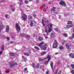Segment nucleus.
<instances>
[{
    "instance_id": "49",
    "label": "nucleus",
    "mask_w": 74,
    "mask_h": 74,
    "mask_svg": "<svg viewBox=\"0 0 74 74\" xmlns=\"http://www.w3.org/2000/svg\"><path fill=\"white\" fill-rule=\"evenodd\" d=\"M58 69H57L56 70V71L55 73H57L58 74Z\"/></svg>"
},
{
    "instance_id": "25",
    "label": "nucleus",
    "mask_w": 74,
    "mask_h": 74,
    "mask_svg": "<svg viewBox=\"0 0 74 74\" xmlns=\"http://www.w3.org/2000/svg\"><path fill=\"white\" fill-rule=\"evenodd\" d=\"M1 49L2 51H3L4 49V46L3 45H2L1 47Z\"/></svg>"
},
{
    "instance_id": "38",
    "label": "nucleus",
    "mask_w": 74,
    "mask_h": 74,
    "mask_svg": "<svg viewBox=\"0 0 74 74\" xmlns=\"http://www.w3.org/2000/svg\"><path fill=\"white\" fill-rule=\"evenodd\" d=\"M66 42V40H64L62 42V44L63 45H64V44Z\"/></svg>"
},
{
    "instance_id": "43",
    "label": "nucleus",
    "mask_w": 74,
    "mask_h": 74,
    "mask_svg": "<svg viewBox=\"0 0 74 74\" xmlns=\"http://www.w3.org/2000/svg\"><path fill=\"white\" fill-rule=\"evenodd\" d=\"M10 73V71H8V70L6 71H5V73Z\"/></svg>"
},
{
    "instance_id": "52",
    "label": "nucleus",
    "mask_w": 74,
    "mask_h": 74,
    "mask_svg": "<svg viewBox=\"0 0 74 74\" xmlns=\"http://www.w3.org/2000/svg\"><path fill=\"white\" fill-rule=\"evenodd\" d=\"M2 53H3V51H2L0 52V56L2 54Z\"/></svg>"
},
{
    "instance_id": "24",
    "label": "nucleus",
    "mask_w": 74,
    "mask_h": 74,
    "mask_svg": "<svg viewBox=\"0 0 74 74\" xmlns=\"http://www.w3.org/2000/svg\"><path fill=\"white\" fill-rule=\"evenodd\" d=\"M51 37L52 38H53L55 37V34L53 33H51Z\"/></svg>"
},
{
    "instance_id": "59",
    "label": "nucleus",
    "mask_w": 74,
    "mask_h": 74,
    "mask_svg": "<svg viewBox=\"0 0 74 74\" xmlns=\"http://www.w3.org/2000/svg\"><path fill=\"white\" fill-rule=\"evenodd\" d=\"M45 38H48V37L47 36H45Z\"/></svg>"
},
{
    "instance_id": "42",
    "label": "nucleus",
    "mask_w": 74,
    "mask_h": 74,
    "mask_svg": "<svg viewBox=\"0 0 74 74\" xmlns=\"http://www.w3.org/2000/svg\"><path fill=\"white\" fill-rule=\"evenodd\" d=\"M54 30L56 32H58V29L57 28H54Z\"/></svg>"
},
{
    "instance_id": "63",
    "label": "nucleus",
    "mask_w": 74,
    "mask_h": 74,
    "mask_svg": "<svg viewBox=\"0 0 74 74\" xmlns=\"http://www.w3.org/2000/svg\"><path fill=\"white\" fill-rule=\"evenodd\" d=\"M43 35H44V36H45V37L46 36V34H43Z\"/></svg>"
},
{
    "instance_id": "7",
    "label": "nucleus",
    "mask_w": 74,
    "mask_h": 74,
    "mask_svg": "<svg viewBox=\"0 0 74 74\" xmlns=\"http://www.w3.org/2000/svg\"><path fill=\"white\" fill-rule=\"evenodd\" d=\"M47 56H49V57L48 58V59L47 61L45 63V65H47L48 64L49 62V61H50L51 59V57H50V55H47Z\"/></svg>"
},
{
    "instance_id": "33",
    "label": "nucleus",
    "mask_w": 74,
    "mask_h": 74,
    "mask_svg": "<svg viewBox=\"0 0 74 74\" xmlns=\"http://www.w3.org/2000/svg\"><path fill=\"white\" fill-rule=\"evenodd\" d=\"M19 1L20 4L21 5H22V4H23V1H22V0H19Z\"/></svg>"
},
{
    "instance_id": "39",
    "label": "nucleus",
    "mask_w": 74,
    "mask_h": 74,
    "mask_svg": "<svg viewBox=\"0 0 74 74\" xmlns=\"http://www.w3.org/2000/svg\"><path fill=\"white\" fill-rule=\"evenodd\" d=\"M47 47H44L43 48H42V49L44 50V51H45L46 49H47Z\"/></svg>"
},
{
    "instance_id": "56",
    "label": "nucleus",
    "mask_w": 74,
    "mask_h": 74,
    "mask_svg": "<svg viewBox=\"0 0 74 74\" xmlns=\"http://www.w3.org/2000/svg\"><path fill=\"white\" fill-rule=\"evenodd\" d=\"M27 38H29L30 37V36H29V35H27Z\"/></svg>"
},
{
    "instance_id": "12",
    "label": "nucleus",
    "mask_w": 74,
    "mask_h": 74,
    "mask_svg": "<svg viewBox=\"0 0 74 74\" xmlns=\"http://www.w3.org/2000/svg\"><path fill=\"white\" fill-rule=\"evenodd\" d=\"M50 65L52 69V70L53 71H54V69H53V62L52 61H51Z\"/></svg>"
},
{
    "instance_id": "11",
    "label": "nucleus",
    "mask_w": 74,
    "mask_h": 74,
    "mask_svg": "<svg viewBox=\"0 0 74 74\" xmlns=\"http://www.w3.org/2000/svg\"><path fill=\"white\" fill-rule=\"evenodd\" d=\"M4 27L3 25V24L1 21L0 22V33L1 32V31L3 29Z\"/></svg>"
},
{
    "instance_id": "62",
    "label": "nucleus",
    "mask_w": 74,
    "mask_h": 74,
    "mask_svg": "<svg viewBox=\"0 0 74 74\" xmlns=\"http://www.w3.org/2000/svg\"><path fill=\"white\" fill-rule=\"evenodd\" d=\"M45 46H47V44H45Z\"/></svg>"
},
{
    "instance_id": "53",
    "label": "nucleus",
    "mask_w": 74,
    "mask_h": 74,
    "mask_svg": "<svg viewBox=\"0 0 74 74\" xmlns=\"http://www.w3.org/2000/svg\"><path fill=\"white\" fill-rule=\"evenodd\" d=\"M10 7H11V8H12V7H13V5H10Z\"/></svg>"
},
{
    "instance_id": "41",
    "label": "nucleus",
    "mask_w": 74,
    "mask_h": 74,
    "mask_svg": "<svg viewBox=\"0 0 74 74\" xmlns=\"http://www.w3.org/2000/svg\"><path fill=\"white\" fill-rule=\"evenodd\" d=\"M71 73H72L73 74H74V70L73 69L71 71Z\"/></svg>"
},
{
    "instance_id": "27",
    "label": "nucleus",
    "mask_w": 74,
    "mask_h": 74,
    "mask_svg": "<svg viewBox=\"0 0 74 74\" xmlns=\"http://www.w3.org/2000/svg\"><path fill=\"white\" fill-rule=\"evenodd\" d=\"M22 59L24 60L25 62H26L27 60V58H25L24 56H22Z\"/></svg>"
},
{
    "instance_id": "40",
    "label": "nucleus",
    "mask_w": 74,
    "mask_h": 74,
    "mask_svg": "<svg viewBox=\"0 0 74 74\" xmlns=\"http://www.w3.org/2000/svg\"><path fill=\"white\" fill-rule=\"evenodd\" d=\"M8 15L6 14L5 15V18H8Z\"/></svg>"
},
{
    "instance_id": "26",
    "label": "nucleus",
    "mask_w": 74,
    "mask_h": 74,
    "mask_svg": "<svg viewBox=\"0 0 74 74\" xmlns=\"http://www.w3.org/2000/svg\"><path fill=\"white\" fill-rule=\"evenodd\" d=\"M32 66L34 69H35V68H36V64H35V63H32Z\"/></svg>"
},
{
    "instance_id": "45",
    "label": "nucleus",
    "mask_w": 74,
    "mask_h": 74,
    "mask_svg": "<svg viewBox=\"0 0 74 74\" xmlns=\"http://www.w3.org/2000/svg\"><path fill=\"white\" fill-rule=\"evenodd\" d=\"M27 70V68H25L24 69V71H26V70Z\"/></svg>"
},
{
    "instance_id": "37",
    "label": "nucleus",
    "mask_w": 74,
    "mask_h": 74,
    "mask_svg": "<svg viewBox=\"0 0 74 74\" xmlns=\"http://www.w3.org/2000/svg\"><path fill=\"white\" fill-rule=\"evenodd\" d=\"M71 66L73 69H74V64H71Z\"/></svg>"
},
{
    "instance_id": "54",
    "label": "nucleus",
    "mask_w": 74,
    "mask_h": 74,
    "mask_svg": "<svg viewBox=\"0 0 74 74\" xmlns=\"http://www.w3.org/2000/svg\"><path fill=\"white\" fill-rule=\"evenodd\" d=\"M46 74H49V72L48 71H47L46 72Z\"/></svg>"
},
{
    "instance_id": "51",
    "label": "nucleus",
    "mask_w": 74,
    "mask_h": 74,
    "mask_svg": "<svg viewBox=\"0 0 74 74\" xmlns=\"http://www.w3.org/2000/svg\"><path fill=\"white\" fill-rule=\"evenodd\" d=\"M6 38L8 40H10V37H7Z\"/></svg>"
},
{
    "instance_id": "30",
    "label": "nucleus",
    "mask_w": 74,
    "mask_h": 74,
    "mask_svg": "<svg viewBox=\"0 0 74 74\" xmlns=\"http://www.w3.org/2000/svg\"><path fill=\"white\" fill-rule=\"evenodd\" d=\"M34 48H35V49H36V50H40V48L37 46H35L34 47Z\"/></svg>"
},
{
    "instance_id": "28",
    "label": "nucleus",
    "mask_w": 74,
    "mask_h": 74,
    "mask_svg": "<svg viewBox=\"0 0 74 74\" xmlns=\"http://www.w3.org/2000/svg\"><path fill=\"white\" fill-rule=\"evenodd\" d=\"M24 55H26L27 56H28L30 55V54L27 53H24Z\"/></svg>"
},
{
    "instance_id": "50",
    "label": "nucleus",
    "mask_w": 74,
    "mask_h": 74,
    "mask_svg": "<svg viewBox=\"0 0 74 74\" xmlns=\"http://www.w3.org/2000/svg\"><path fill=\"white\" fill-rule=\"evenodd\" d=\"M43 11L44 12H45V11H46V9L44 8L43 10Z\"/></svg>"
},
{
    "instance_id": "3",
    "label": "nucleus",
    "mask_w": 74,
    "mask_h": 74,
    "mask_svg": "<svg viewBox=\"0 0 74 74\" xmlns=\"http://www.w3.org/2000/svg\"><path fill=\"white\" fill-rule=\"evenodd\" d=\"M36 25V22L34 21H31V22L30 23V26L31 27H33V26H35Z\"/></svg>"
},
{
    "instance_id": "44",
    "label": "nucleus",
    "mask_w": 74,
    "mask_h": 74,
    "mask_svg": "<svg viewBox=\"0 0 74 74\" xmlns=\"http://www.w3.org/2000/svg\"><path fill=\"white\" fill-rule=\"evenodd\" d=\"M45 32L46 33H48V30H47V27H46Z\"/></svg>"
},
{
    "instance_id": "32",
    "label": "nucleus",
    "mask_w": 74,
    "mask_h": 74,
    "mask_svg": "<svg viewBox=\"0 0 74 74\" xmlns=\"http://www.w3.org/2000/svg\"><path fill=\"white\" fill-rule=\"evenodd\" d=\"M59 49L60 50H61L62 49H63V47L62 46H60L59 47Z\"/></svg>"
},
{
    "instance_id": "20",
    "label": "nucleus",
    "mask_w": 74,
    "mask_h": 74,
    "mask_svg": "<svg viewBox=\"0 0 74 74\" xmlns=\"http://www.w3.org/2000/svg\"><path fill=\"white\" fill-rule=\"evenodd\" d=\"M47 26L48 27L52 28V23H49Z\"/></svg>"
},
{
    "instance_id": "48",
    "label": "nucleus",
    "mask_w": 74,
    "mask_h": 74,
    "mask_svg": "<svg viewBox=\"0 0 74 74\" xmlns=\"http://www.w3.org/2000/svg\"><path fill=\"white\" fill-rule=\"evenodd\" d=\"M60 63V61H58V65H59Z\"/></svg>"
},
{
    "instance_id": "29",
    "label": "nucleus",
    "mask_w": 74,
    "mask_h": 74,
    "mask_svg": "<svg viewBox=\"0 0 74 74\" xmlns=\"http://www.w3.org/2000/svg\"><path fill=\"white\" fill-rule=\"evenodd\" d=\"M46 54V51H43L42 53H41V55L43 56V55H44Z\"/></svg>"
},
{
    "instance_id": "19",
    "label": "nucleus",
    "mask_w": 74,
    "mask_h": 74,
    "mask_svg": "<svg viewBox=\"0 0 74 74\" xmlns=\"http://www.w3.org/2000/svg\"><path fill=\"white\" fill-rule=\"evenodd\" d=\"M28 19L29 20L30 19H33V16L30 15H29L28 16Z\"/></svg>"
},
{
    "instance_id": "15",
    "label": "nucleus",
    "mask_w": 74,
    "mask_h": 74,
    "mask_svg": "<svg viewBox=\"0 0 74 74\" xmlns=\"http://www.w3.org/2000/svg\"><path fill=\"white\" fill-rule=\"evenodd\" d=\"M74 54H72V53H70L69 54V56H70V58H74Z\"/></svg>"
},
{
    "instance_id": "22",
    "label": "nucleus",
    "mask_w": 74,
    "mask_h": 74,
    "mask_svg": "<svg viewBox=\"0 0 74 74\" xmlns=\"http://www.w3.org/2000/svg\"><path fill=\"white\" fill-rule=\"evenodd\" d=\"M73 24V22L71 21H68L67 22L68 25H72Z\"/></svg>"
},
{
    "instance_id": "13",
    "label": "nucleus",
    "mask_w": 74,
    "mask_h": 74,
    "mask_svg": "<svg viewBox=\"0 0 74 74\" xmlns=\"http://www.w3.org/2000/svg\"><path fill=\"white\" fill-rule=\"evenodd\" d=\"M66 47L68 49H69L70 50L71 49V48H70V46H69V43L66 44Z\"/></svg>"
},
{
    "instance_id": "34",
    "label": "nucleus",
    "mask_w": 74,
    "mask_h": 74,
    "mask_svg": "<svg viewBox=\"0 0 74 74\" xmlns=\"http://www.w3.org/2000/svg\"><path fill=\"white\" fill-rule=\"evenodd\" d=\"M36 67L37 69H39V67H40V64L39 63H38L37 64Z\"/></svg>"
},
{
    "instance_id": "4",
    "label": "nucleus",
    "mask_w": 74,
    "mask_h": 74,
    "mask_svg": "<svg viewBox=\"0 0 74 74\" xmlns=\"http://www.w3.org/2000/svg\"><path fill=\"white\" fill-rule=\"evenodd\" d=\"M21 18H22V19L23 21H26V20L27 19V15L25 13L23 14L21 16Z\"/></svg>"
},
{
    "instance_id": "8",
    "label": "nucleus",
    "mask_w": 74,
    "mask_h": 74,
    "mask_svg": "<svg viewBox=\"0 0 74 74\" xmlns=\"http://www.w3.org/2000/svg\"><path fill=\"white\" fill-rule=\"evenodd\" d=\"M56 7H53L52 8H51L50 11L51 13H53L55 12L56 11Z\"/></svg>"
},
{
    "instance_id": "10",
    "label": "nucleus",
    "mask_w": 74,
    "mask_h": 74,
    "mask_svg": "<svg viewBox=\"0 0 74 74\" xmlns=\"http://www.w3.org/2000/svg\"><path fill=\"white\" fill-rule=\"evenodd\" d=\"M49 57V56H47V58H44L43 59H42L41 58H39V62H41V61H42L43 60H45V59H48V58Z\"/></svg>"
},
{
    "instance_id": "6",
    "label": "nucleus",
    "mask_w": 74,
    "mask_h": 74,
    "mask_svg": "<svg viewBox=\"0 0 74 74\" xmlns=\"http://www.w3.org/2000/svg\"><path fill=\"white\" fill-rule=\"evenodd\" d=\"M44 44V42H42L39 43H38L37 45L38 46V47H40V48H41L42 49V47H44V46L42 45H43Z\"/></svg>"
},
{
    "instance_id": "55",
    "label": "nucleus",
    "mask_w": 74,
    "mask_h": 74,
    "mask_svg": "<svg viewBox=\"0 0 74 74\" xmlns=\"http://www.w3.org/2000/svg\"><path fill=\"white\" fill-rule=\"evenodd\" d=\"M58 54H59V53L57 52V53H55V55H58Z\"/></svg>"
},
{
    "instance_id": "57",
    "label": "nucleus",
    "mask_w": 74,
    "mask_h": 74,
    "mask_svg": "<svg viewBox=\"0 0 74 74\" xmlns=\"http://www.w3.org/2000/svg\"><path fill=\"white\" fill-rule=\"evenodd\" d=\"M72 37L74 38V34H73Z\"/></svg>"
},
{
    "instance_id": "60",
    "label": "nucleus",
    "mask_w": 74,
    "mask_h": 74,
    "mask_svg": "<svg viewBox=\"0 0 74 74\" xmlns=\"http://www.w3.org/2000/svg\"><path fill=\"white\" fill-rule=\"evenodd\" d=\"M11 38H14V36H11Z\"/></svg>"
},
{
    "instance_id": "21",
    "label": "nucleus",
    "mask_w": 74,
    "mask_h": 74,
    "mask_svg": "<svg viewBox=\"0 0 74 74\" xmlns=\"http://www.w3.org/2000/svg\"><path fill=\"white\" fill-rule=\"evenodd\" d=\"M52 28L49 27V30H48V33H50L52 31Z\"/></svg>"
},
{
    "instance_id": "1",
    "label": "nucleus",
    "mask_w": 74,
    "mask_h": 74,
    "mask_svg": "<svg viewBox=\"0 0 74 74\" xmlns=\"http://www.w3.org/2000/svg\"><path fill=\"white\" fill-rule=\"evenodd\" d=\"M54 42L53 45V48H57V47H58V42L56 40H54Z\"/></svg>"
},
{
    "instance_id": "14",
    "label": "nucleus",
    "mask_w": 74,
    "mask_h": 74,
    "mask_svg": "<svg viewBox=\"0 0 74 74\" xmlns=\"http://www.w3.org/2000/svg\"><path fill=\"white\" fill-rule=\"evenodd\" d=\"M10 30V28L9 27V26L7 25L6 26V32L8 33V32H9V31Z\"/></svg>"
},
{
    "instance_id": "2",
    "label": "nucleus",
    "mask_w": 74,
    "mask_h": 74,
    "mask_svg": "<svg viewBox=\"0 0 74 74\" xmlns=\"http://www.w3.org/2000/svg\"><path fill=\"white\" fill-rule=\"evenodd\" d=\"M18 63L16 62H14V61L10 62V67H13L14 66H17Z\"/></svg>"
},
{
    "instance_id": "31",
    "label": "nucleus",
    "mask_w": 74,
    "mask_h": 74,
    "mask_svg": "<svg viewBox=\"0 0 74 74\" xmlns=\"http://www.w3.org/2000/svg\"><path fill=\"white\" fill-rule=\"evenodd\" d=\"M20 37H23L25 36V34L21 33L20 34Z\"/></svg>"
},
{
    "instance_id": "18",
    "label": "nucleus",
    "mask_w": 74,
    "mask_h": 74,
    "mask_svg": "<svg viewBox=\"0 0 74 74\" xmlns=\"http://www.w3.org/2000/svg\"><path fill=\"white\" fill-rule=\"evenodd\" d=\"M38 40L39 41H42V40H43V38H41V37L40 36H39L38 37Z\"/></svg>"
},
{
    "instance_id": "46",
    "label": "nucleus",
    "mask_w": 74,
    "mask_h": 74,
    "mask_svg": "<svg viewBox=\"0 0 74 74\" xmlns=\"http://www.w3.org/2000/svg\"><path fill=\"white\" fill-rule=\"evenodd\" d=\"M15 8H12L11 9L12 11H13V12H14V11H15Z\"/></svg>"
},
{
    "instance_id": "61",
    "label": "nucleus",
    "mask_w": 74,
    "mask_h": 74,
    "mask_svg": "<svg viewBox=\"0 0 74 74\" xmlns=\"http://www.w3.org/2000/svg\"><path fill=\"white\" fill-rule=\"evenodd\" d=\"M55 13L56 14H58V12H55Z\"/></svg>"
},
{
    "instance_id": "9",
    "label": "nucleus",
    "mask_w": 74,
    "mask_h": 74,
    "mask_svg": "<svg viewBox=\"0 0 74 74\" xmlns=\"http://www.w3.org/2000/svg\"><path fill=\"white\" fill-rule=\"evenodd\" d=\"M59 4L61 5H63L65 6V7H66V3H65L64 1H61L59 2Z\"/></svg>"
},
{
    "instance_id": "36",
    "label": "nucleus",
    "mask_w": 74,
    "mask_h": 74,
    "mask_svg": "<svg viewBox=\"0 0 74 74\" xmlns=\"http://www.w3.org/2000/svg\"><path fill=\"white\" fill-rule=\"evenodd\" d=\"M25 4H28V3H29V1H27V0L25 1Z\"/></svg>"
},
{
    "instance_id": "64",
    "label": "nucleus",
    "mask_w": 74,
    "mask_h": 74,
    "mask_svg": "<svg viewBox=\"0 0 74 74\" xmlns=\"http://www.w3.org/2000/svg\"><path fill=\"white\" fill-rule=\"evenodd\" d=\"M61 72H62V71H61V70L59 71V73H61Z\"/></svg>"
},
{
    "instance_id": "35",
    "label": "nucleus",
    "mask_w": 74,
    "mask_h": 74,
    "mask_svg": "<svg viewBox=\"0 0 74 74\" xmlns=\"http://www.w3.org/2000/svg\"><path fill=\"white\" fill-rule=\"evenodd\" d=\"M63 36L64 37H67L68 36L67 34H66V33H64L63 34Z\"/></svg>"
},
{
    "instance_id": "16",
    "label": "nucleus",
    "mask_w": 74,
    "mask_h": 74,
    "mask_svg": "<svg viewBox=\"0 0 74 74\" xmlns=\"http://www.w3.org/2000/svg\"><path fill=\"white\" fill-rule=\"evenodd\" d=\"M66 27L68 28V29H69V28H71V27H72L73 26H74V25H67Z\"/></svg>"
},
{
    "instance_id": "23",
    "label": "nucleus",
    "mask_w": 74,
    "mask_h": 74,
    "mask_svg": "<svg viewBox=\"0 0 74 74\" xmlns=\"http://www.w3.org/2000/svg\"><path fill=\"white\" fill-rule=\"evenodd\" d=\"M45 21L43 19H42V24L43 25V26H44L45 25V23H44V22Z\"/></svg>"
},
{
    "instance_id": "17",
    "label": "nucleus",
    "mask_w": 74,
    "mask_h": 74,
    "mask_svg": "<svg viewBox=\"0 0 74 74\" xmlns=\"http://www.w3.org/2000/svg\"><path fill=\"white\" fill-rule=\"evenodd\" d=\"M9 54H10V56L12 57H13V56H15V53H10Z\"/></svg>"
},
{
    "instance_id": "5",
    "label": "nucleus",
    "mask_w": 74,
    "mask_h": 74,
    "mask_svg": "<svg viewBox=\"0 0 74 74\" xmlns=\"http://www.w3.org/2000/svg\"><path fill=\"white\" fill-rule=\"evenodd\" d=\"M15 27L17 32H19V31L21 30V27H20V25H19L18 23L16 24Z\"/></svg>"
},
{
    "instance_id": "47",
    "label": "nucleus",
    "mask_w": 74,
    "mask_h": 74,
    "mask_svg": "<svg viewBox=\"0 0 74 74\" xmlns=\"http://www.w3.org/2000/svg\"><path fill=\"white\" fill-rule=\"evenodd\" d=\"M64 29H65V30H67L68 29L67 27V26H66V27H64Z\"/></svg>"
},
{
    "instance_id": "58",
    "label": "nucleus",
    "mask_w": 74,
    "mask_h": 74,
    "mask_svg": "<svg viewBox=\"0 0 74 74\" xmlns=\"http://www.w3.org/2000/svg\"><path fill=\"white\" fill-rule=\"evenodd\" d=\"M13 42H13V41H11L10 42V44H12L13 43Z\"/></svg>"
}]
</instances>
